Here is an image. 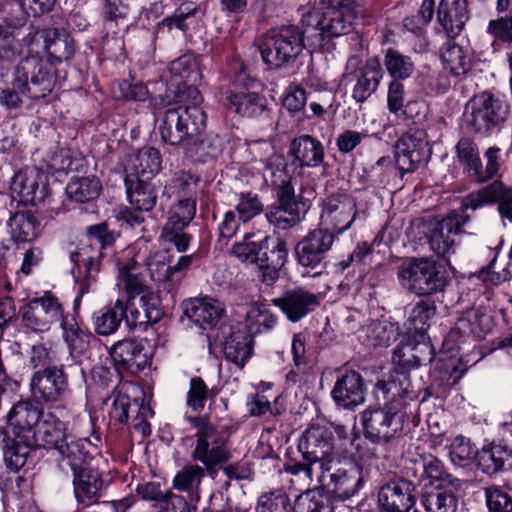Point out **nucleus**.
<instances>
[{
  "mask_svg": "<svg viewBox=\"0 0 512 512\" xmlns=\"http://www.w3.org/2000/svg\"><path fill=\"white\" fill-rule=\"evenodd\" d=\"M498 203L502 218L512 220V189L506 188L502 182L494 181L486 187L472 192L462 201L463 210L451 213L442 221L431 222L428 225V243L432 251L439 256H445L453 250L454 240L451 235L461 233L462 226L469 220L466 209L476 210L485 205Z\"/></svg>",
  "mask_w": 512,
  "mask_h": 512,
  "instance_id": "f257e3e1",
  "label": "nucleus"
},
{
  "mask_svg": "<svg viewBox=\"0 0 512 512\" xmlns=\"http://www.w3.org/2000/svg\"><path fill=\"white\" fill-rule=\"evenodd\" d=\"M406 313L407 342L394 351L393 361L402 367H418L431 362L434 356L427 330L429 321L435 316L436 306L432 301L420 300Z\"/></svg>",
  "mask_w": 512,
  "mask_h": 512,
  "instance_id": "f03ea898",
  "label": "nucleus"
},
{
  "mask_svg": "<svg viewBox=\"0 0 512 512\" xmlns=\"http://www.w3.org/2000/svg\"><path fill=\"white\" fill-rule=\"evenodd\" d=\"M54 75L37 57H25L14 69L11 87L0 90V105L7 110L22 106L23 98L40 99L54 88Z\"/></svg>",
  "mask_w": 512,
  "mask_h": 512,
  "instance_id": "7ed1b4c3",
  "label": "nucleus"
},
{
  "mask_svg": "<svg viewBox=\"0 0 512 512\" xmlns=\"http://www.w3.org/2000/svg\"><path fill=\"white\" fill-rule=\"evenodd\" d=\"M365 0H315L308 14L323 38L348 34L356 20L366 14Z\"/></svg>",
  "mask_w": 512,
  "mask_h": 512,
  "instance_id": "20e7f679",
  "label": "nucleus"
},
{
  "mask_svg": "<svg viewBox=\"0 0 512 512\" xmlns=\"http://www.w3.org/2000/svg\"><path fill=\"white\" fill-rule=\"evenodd\" d=\"M116 239L114 232L108 230L105 223L89 228V243H83L76 251L70 253L73 263L72 274L80 283V294L89 292V286L98 272L99 249L110 246Z\"/></svg>",
  "mask_w": 512,
  "mask_h": 512,
  "instance_id": "39448f33",
  "label": "nucleus"
},
{
  "mask_svg": "<svg viewBox=\"0 0 512 512\" xmlns=\"http://www.w3.org/2000/svg\"><path fill=\"white\" fill-rule=\"evenodd\" d=\"M192 422L196 428V440L191 457L202 463L209 474H213L230 457L224 434L204 419L193 418Z\"/></svg>",
  "mask_w": 512,
  "mask_h": 512,
  "instance_id": "423d86ee",
  "label": "nucleus"
},
{
  "mask_svg": "<svg viewBox=\"0 0 512 512\" xmlns=\"http://www.w3.org/2000/svg\"><path fill=\"white\" fill-rule=\"evenodd\" d=\"M303 47V32L294 25H288L269 31L260 50L264 62L277 68L296 58Z\"/></svg>",
  "mask_w": 512,
  "mask_h": 512,
  "instance_id": "0eeeda50",
  "label": "nucleus"
},
{
  "mask_svg": "<svg viewBox=\"0 0 512 512\" xmlns=\"http://www.w3.org/2000/svg\"><path fill=\"white\" fill-rule=\"evenodd\" d=\"M398 276L408 289L418 295H430L441 291L447 282L445 269L429 259H414L403 264Z\"/></svg>",
  "mask_w": 512,
  "mask_h": 512,
  "instance_id": "6e6552de",
  "label": "nucleus"
},
{
  "mask_svg": "<svg viewBox=\"0 0 512 512\" xmlns=\"http://www.w3.org/2000/svg\"><path fill=\"white\" fill-rule=\"evenodd\" d=\"M364 434L373 442H387L399 434L403 428L404 415L393 404L383 407L369 406L360 416Z\"/></svg>",
  "mask_w": 512,
  "mask_h": 512,
  "instance_id": "1a4fd4ad",
  "label": "nucleus"
},
{
  "mask_svg": "<svg viewBox=\"0 0 512 512\" xmlns=\"http://www.w3.org/2000/svg\"><path fill=\"white\" fill-rule=\"evenodd\" d=\"M508 105L498 95L482 92L467 105V121L476 132H487L502 123L507 116Z\"/></svg>",
  "mask_w": 512,
  "mask_h": 512,
  "instance_id": "9d476101",
  "label": "nucleus"
},
{
  "mask_svg": "<svg viewBox=\"0 0 512 512\" xmlns=\"http://www.w3.org/2000/svg\"><path fill=\"white\" fill-rule=\"evenodd\" d=\"M203 98L196 87L187 89L186 96H180L179 105L174 111L182 122L192 150L203 143V133L206 128V114L201 107Z\"/></svg>",
  "mask_w": 512,
  "mask_h": 512,
  "instance_id": "9b49d317",
  "label": "nucleus"
},
{
  "mask_svg": "<svg viewBox=\"0 0 512 512\" xmlns=\"http://www.w3.org/2000/svg\"><path fill=\"white\" fill-rule=\"evenodd\" d=\"M395 164L403 176L413 172L431 154L425 130L413 128L407 131L395 144Z\"/></svg>",
  "mask_w": 512,
  "mask_h": 512,
  "instance_id": "f8f14e48",
  "label": "nucleus"
},
{
  "mask_svg": "<svg viewBox=\"0 0 512 512\" xmlns=\"http://www.w3.org/2000/svg\"><path fill=\"white\" fill-rule=\"evenodd\" d=\"M10 194L13 201L37 206L49 195L47 176L34 167L20 170L11 180Z\"/></svg>",
  "mask_w": 512,
  "mask_h": 512,
  "instance_id": "ddd939ff",
  "label": "nucleus"
},
{
  "mask_svg": "<svg viewBox=\"0 0 512 512\" xmlns=\"http://www.w3.org/2000/svg\"><path fill=\"white\" fill-rule=\"evenodd\" d=\"M19 43L21 54L23 53L24 48H26L28 52L26 57L39 58L44 65L49 67L52 74V67L46 63L40 55L42 53H47L50 56L61 59L68 58L71 54L67 37L61 34L57 29L30 31L21 39V41H19Z\"/></svg>",
  "mask_w": 512,
  "mask_h": 512,
  "instance_id": "4468645a",
  "label": "nucleus"
},
{
  "mask_svg": "<svg viewBox=\"0 0 512 512\" xmlns=\"http://www.w3.org/2000/svg\"><path fill=\"white\" fill-rule=\"evenodd\" d=\"M65 315L59 299L52 293L46 292L23 307L22 322L34 332H46L52 324L62 320Z\"/></svg>",
  "mask_w": 512,
  "mask_h": 512,
  "instance_id": "2eb2a0df",
  "label": "nucleus"
},
{
  "mask_svg": "<svg viewBox=\"0 0 512 512\" xmlns=\"http://www.w3.org/2000/svg\"><path fill=\"white\" fill-rule=\"evenodd\" d=\"M299 449L307 461H312L319 469H328L334 461L333 434L325 426L313 424L305 430Z\"/></svg>",
  "mask_w": 512,
  "mask_h": 512,
  "instance_id": "dca6fc26",
  "label": "nucleus"
},
{
  "mask_svg": "<svg viewBox=\"0 0 512 512\" xmlns=\"http://www.w3.org/2000/svg\"><path fill=\"white\" fill-rule=\"evenodd\" d=\"M195 212L196 203L191 199L179 200L168 212V219L162 229L161 238L165 242L174 244L180 253L185 252L189 247L191 237L184 232V228L194 218Z\"/></svg>",
  "mask_w": 512,
  "mask_h": 512,
  "instance_id": "f3484780",
  "label": "nucleus"
},
{
  "mask_svg": "<svg viewBox=\"0 0 512 512\" xmlns=\"http://www.w3.org/2000/svg\"><path fill=\"white\" fill-rule=\"evenodd\" d=\"M334 239V233L329 230L311 231L296 246L298 263L302 267L316 268L331 250Z\"/></svg>",
  "mask_w": 512,
  "mask_h": 512,
  "instance_id": "a211bd4d",
  "label": "nucleus"
},
{
  "mask_svg": "<svg viewBox=\"0 0 512 512\" xmlns=\"http://www.w3.org/2000/svg\"><path fill=\"white\" fill-rule=\"evenodd\" d=\"M32 396L39 402L54 403L67 389V379L60 367H47L33 374L30 381Z\"/></svg>",
  "mask_w": 512,
  "mask_h": 512,
  "instance_id": "6ab92c4d",
  "label": "nucleus"
},
{
  "mask_svg": "<svg viewBox=\"0 0 512 512\" xmlns=\"http://www.w3.org/2000/svg\"><path fill=\"white\" fill-rule=\"evenodd\" d=\"M356 217L355 201L348 195H332L324 202L321 224L325 230L333 229L341 234L349 229Z\"/></svg>",
  "mask_w": 512,
  "mask_h": 512,
  "instance_id": "aec40b11",
  "label": "nucleus"
},
{
  "mask_svg": "<svg viewBox=\"0 0 512 512\" xmlns=\"http://www.w3.org/2000/svg\"><path fill=\"white\" fill-rule=\"evenodd\" d=\"M366 387L360 373L354 370H345L339 374L331 396L337 406L353 409L365 401Z\"/></svg>",
  "mask_w": 512,
  "mask_h": 512,
  "instance_id": "412c9836",
  "label": "nucleus"
},
{
  "mask_svg": "<svg viewBox=\"0 0 512 512\" xmlns=\"http://www.w3.org/2000/svg\"><path fill=\"white\" fill-rule=\"evenodd\" d=\"M414 485L405 479L384 484L378 492L381 512H409L415 503Z\"/></svg>",
  "mask_w": 512,
  "mask_h": 512,
  "instance_id": "4be33fe9",
  "label": "nucleus"
},
{
  "mask_svg": "<svg viewBox=\"0 0 512 512\" xmlns=\"http://www.w3.org/2000/svg\"><path fill=\"white\" fill-rule=\"evenodd\" d=\"M272 303L281 309L288 320L297 322L318 306L319 298L314 293L296 288L272 299Z\"/></svg>",
  "mask_w": 512,
  "mask_h": 512,
  "instance_id": "5701e85b",
  "label": "nucleus"
},
{
  "mask_svg": "<svg viewBox=\"0 0 512 512\" xmlns=\"http://www.w3.org/2000/svg\"><path fill=\"white\" fill-rule=\"evenodd\" d=\"M331 465L328 469H323V478H318L327 490L341 499L353 496L362 485L361 471L358 467H352L349 470L337 469L330 472Z\"/></svg>",
  "mask_w": 512,
  "mask_h": 512,
  "instance_id": "b1692460",
  "label": "nucleus"
},
{
  "mask_svg": "<svg viewBox=\"0 0 512 512\" xmlns=\"http://www.w3.org/2000/svg\"><path fill=\"white\" fill-rule=\"evenodd\" d=\"M45 415L38 404L31 401H21L15 404L7 418L17 438H31L42 416Z\"/></svg>",
  "mask_w": 512,
  "mask_h": 512,
  "instance_id": "393cba45",
  "label": "nucleus"
},
{
  "mask_svg": "<svg viewBox=\"0 0 512 512\" xmlns=\"http://www.w3.org/2000/svg\"><path fill=\"white\" fill-rule=\"evenodd\" d=\"M136 492L143 500L153 502L161 512H191L182 496L174 494L169 489L163 490L159 482L139 484Z\"/></svg>",
  "mask_w": 512,
  "mask_h": 512,
  "instance_id": "a878e982",
  "label": "nucleus"
},
{
  "mask_svg": "<svg viewBox=\"0 0 512 512\" xmlns=\"http://www.w3.org/2000/svg\"><path fill=\"white\" fill-rule=\"evenodd\" d=\"M169 77L166 80L175 87L180 96H186L188 88L195 87L201 80L198 61L191 55H183L171 62L168 68Z\"/></svg>",
  "mask_w": 512,
  "mask_h": 512,
  "instance_id": "bb28decb",
  "label": "nucleus"
},
{
  "mask_svg": "<svg viewBox=\"0 0 512 512\" xmlns=\"http://www.w3.org/2000/svg\"><path fill=\"white\" fill-rule=\"evenodd\" d=\"M110 356L117 366L129 370H142L150 364L149 351L137 340L126 339L110 348Z\"/></svg>",
  "mask_w": 512,
  "mask_h": 512,
  "instance_id": "cd10ccee",
  "label": "nucleus"
},
{
  "mask_svg": "<svg viewBox=\"0 0 512 512\" xmlns=\"http://www.w3.org/2000/svg\"><path fill=\"white\" fill-rule=\"evenodd\" d=\"M185 315L203 329L213 328L225 314L224 305L210 297L195 298L185 304Z\"/></svg>",
  "mask_w": 512,
  "mask_h": 512,
  "instance_id": "c85d7f7f",
  "label": "nucleus"
},
{
  "mask_svg": "<svg viewBox=\"0 0 512 512\" xmlns=\"http://www.w3.org/2000/svg\"><path fill=\"white\" fill-rule=\"evenodd\" d=\"M139 303L141 309L136 306L135 298H128L127 303H124L123 319L128 326H144L148 322H156L161 318L159 301L154 294L145 293L140 297Z\"/></svg>",
  "mask_w": 512,
  "mask_h": 512,
  "instance_id": "c756f323",
  "label": "nucleus"
},
{
  "mask_svg": "<svg viewBox=\"0 0 512 512\" xmlns=\"http://www.w3.org/2000/svg\"><path fill=\"white\" fill-rule=\"evenodd\" d=\"M31 439L44 448L57 450L69 437L66 435L65 423L52 413H45Z\"/></svg>",
  "mask_w": 512,
  "mask_h": 512,
  "instance_id": "7c9ffc66",
  "label": "nucleus"
},
{
  "mask_svg": "<svg viewBox=\"0 0 512 512\" xmlns=\"http://www.w3.org/2000/svg\"><path fill=\"white\" fill-rule=\"evenodd\" d=\"M440 58L448 73L455 77H461L471 69L473 53L469 46L449 40L442 46Z\"/></svg>",
  "mask_w": 512,
  "mask_h": 512,
  "instance_id": "2f4dec72",
  "label": "nucleus"
},
{
  "mask_svg": "<svg viewBox=\"0 0 512 512\" xmlns=\"http://www.w3.org/2000/svg\"><path fill=\"white\" fill-rule=\"evenodd\" d=\"M95 450V445L89 439H73L71 437L57 449L62 463L67 464L73 473L87 467L89 461L92 460V452Z\"/></svg>",
  "mask_w": 512,
  "mask_h": 512,
  "instance_id": "473e14b6",
  "label": "nucleus"
},
{
  "mask_svg": "<svg viewBox=\"0 0 512 512\" xmlns=\"http://www.w3.org/2000/svg\"><path fill=\"white\" fill-rule=\"evenodd\" d=\"M73 474L74 493L79 503L88 505L101 497L105 483L97 470L86 467Z\"/></svg>",
  "mask_w": 512,
  "mask_h": 512,
  "instance_id": "72a5a7b5",
  "label": "nucleus"
},
{
  "mask_svg": "<svg viewBox=\"0 0 512 512\" xmlns=\"http://www.w3.org/2000/svg\"><path fill=\"white\" fill-rule=\"evenodd\" d=\"M289 154L299 167H317L323 162L324 148L317 139L302 135L292 141Z\"/></svg>",
  "mask_w": 512,
  "mask_h": 512,
  "instance_id": "f704fd0d",
  "label": "nucleus"
},
{
  "mask_svg": "<svg viewBox=\"0 0 512 512\" xmlns=\"http://www.w3.org/2000/svg\"><path fill=\"white\" fill-rule=\"evenodd\" d=\"M476 460L483 473L493 475L512 465V450L501 444L489 443L478 450Z\"/></svg>",
  "mask_w": 512,
  "mask_h": 512,
  "instance_id": "c9c22d12",
  "label": "nucleus"
},
{
  "mask_svg": "<svg viewBox=\"0 0 512 512\" xmlns=\"http://www.w3.org/2000/svg\"><path fill=\"white\" fill-rule=\"evenodd\" d=\"M116 286L123 287L128 298L151 294L147 291L146 278L143 268L135 260H129L124 264H119L116 276Z\"/></svg>",
  "mask_w": 512,
  "mask_h": 512,
  "instance_id": "e433bc0d",
  "label": "nucleus"
},
{
  "mask_svg": "<svg viewBox=\"0 0 512 512\" xmlns=\"http://www.w3.org/2000/svg\"><path fill=\"white\" fill-rule=\"evenodd\" d=\"M437 18L448 35H457L468 19L466 1L441 0Z\"/></svg>",
  "mask_w": 512,
  "mask_h": 512,
  "instance_id": "4c0bfd02",
  "label": "nucleus"
},
{
  "mask_svg": "<svg viewBox=\"0 0 512 512\" xmlns=\"http://www.w3.org/2000/svg\"><path fill=\"white\" fill-rule=\"evenodd\" d=\"M383 77L381 63L377 58L367 60L353 88L352 97L358 102L366 101L378 88Z\"/></svg>",
  "mask_w": 512,
  "mask_h": 512,
  "instance_id": "58836bf2",
  "label": "nucleus"
},
{
  "mask_svg": "<svg viewBox=\"0 0 512 512\" xmlns=\"http://www.w3.org/2000/svg\"><path fill=\"white\" fill-rule=\"evenodd\" d=\"M161 168L160 152L153 147H145L130 158L127 171L136 176L137 180L140 178L145 180L154 177Z\"/></svg>",
  "mask_w": 512,
  "mask_h": 512,
  "instance_id": "ea45409f",
  "label": "nucleus"
},
{
  "mask_svg": "<svg viewBox=\"0 0 512 512\" xmlns=\"http://www.w3.org/2000/svg\"><path fill=\"white\" fill-rule=\"evenodd\" d=\"M21 27L19 20L8 17L0 11V60L13 61L21 55L20 43L15 39Z\"/></svg>",
  "mask_w": 512,
  "mask_h": 512,
  "instance_id": "a19ab883",
  "label": "nucleus"
},
{
  "mask_svg": "<svg viewBox=\"0 0 512 512\" xmlns=\"http://www.w3.org/2000/svg\"><path fill=\"white\" fill-rule=\"evenodd\" d=\"M225 358L242 368L252 353V338L245 331L233 330L223 343Z\"/></svg>",
  "mask_w": 512,
  "mask_h": 512,
  "instance_id": "79ce46f5",
  "label": "nucleus"
},
{
  "mask_svg": "<svg viewBox=\"0 0 512 512\" xmlns=\"http://www.w3.org/2000/svg\"><path fill=\"white\" fill-rule=\"evenodd\" d=\"M62 337L71 355L83 354L90 344L92 334L81 328L73 314H66L61 320Z\"/></svg>",
  "mask_w": 512,
  "mask_h": 512,
  "instance_id": "37998d69",
  "label": "nucleus"
},
{
  "mask_svg": "<svg viewBox=\"0 0 512 512\" xmlns=\"http://www.w3.org/2000/svg\"><path fill=\"white\" fill-rule=\"evenodd\" d=\"M159 133L162 141L166 144L179 145L188 151H193L182 128V122L179 121V116L173 108L168 109L161 119Z\"/></svg>",
  "mask_w": 512,
  "mask_h": 512,
  "instance_id": "c03bdc74",
  "label": "nucleus"
},
{
  "mask_svg": "<svg viewBox=\"0 0 512 512\" xmlns=\"http://www.w3.org/2000/svg\"><path fill=\"white\" fill-rule=\"evenodd\" d=\"M8 225L12 238L17 242L32 241L40 233V224L30 210L16 212Z\"/></svg>",
  "mask_w": 512,
  "mask_h": 512,
  "instance_id": "a18cd8bd",
  "label": "nucleus"
},
{
  "mask_svg": "<svg viewBox=\"0 0 512 512\" xmlns=\"http://www.w3.org/2000/svg\"><path fill=\"white\" fill-rule=\"evenodd\" d=\"M124 315V302L117 299L112 305L99 310L93 316V325L99 335L113 334L119 327Z\"/></svg>",
  "mask_w": 512,
  "mask_h": 512,
  "instance_id": "49530a36",
  "label": "nucleus"
},
{
  "mask_svg": "<svg viewBox=\"0 0 512 512\" xmlns=\"http://www.w3.org/2000/svg\"><path fill=\"white\" fill-rule=\"evenodd\" d=\"M292 512H334V506L328 493L313 489L296 497Z\"/></svg>",
  "mask_w": 512,
  "mask_h": 512,
  "instance_id": "de8ad7c7",
  "label": "nucleus"
},
{
  "mask_svg": "<svg viewBox=\"0 0 512 512\" xmlns=\"http://www.w3.org/2000/svg\"><path fill=\"white\" fill-rule=\"evenodd\" d=\"M127 198L129 203L139 211H150L156 204V191L154 187L145 180L138 179L134 184L126 178Z\"/></svg>",
  "mask_w": 512,
  "mask_h": 512,
  "instance_id": "09e8293b",
  "label": "nucleus"
},
{
  "mask_svg": "<svg viewBox=\"0 0 512 512\" xmlns=\"http://www.w3.org/2000/svg\"><path fill=\"white\" fill-rule=\"evenodd\" d=\"M205 475V469L197 464L188 465L179 471L173 479V487L179 491L187 492L191 501L200 498L199 487Z\"/></svg>",
  "mask_w": 512,
  "mask_h": 512,
  "instance_id": "8fccbe9b",
  "label": "nucleus"
},
{
  "mask_svg": "<svg viewBox=\"0 0 512 512\" xmlns=\"http://www.w3.org/2000/svg\"><path fill=\"white\" fill-rule=\"evenodd\" d=\"M456 153L459 162L465 170L479 182L484 181L483 167L477 145L469 138H462L456 145Z\"/></svg>",
  "mask_w": 512,
  "mask_h": 512,
  "instance_id": "3c124183",
  "label": "nucleus"
},
{
  "mask_svg": "<svg viewBox=\"0 0 512 512\" xmlns=\"http://www.w3.org/2000/svg\"><path fill=\"white\" fill-rule=\"evenodd\" d=\"M226 99L229 109L242 116H258L265 109V99L254 92L231 93Z\"/></svg>",
  "mask_w": 512,
  "mask_h": 512,
  "instance_id": "603ef678",
  "label": "nucleus"
},
{
  "mask_svg": "<svg viewBox=\"0 0 512 512\" xmlns=\"http://www.w3.org/2000/svg\"><path fill=\"white\" fill-rule=\"evenodd\" d=\"M267 170L270 171L271 183L276 190L280 204H302L295 196L294 182L296 178L289 173L287 166L276 170L267 167Z\"/></svg>",
  "mask_w": 512,
  "mask_h": 512,
  "instance_id": "864d4df0",
  "label": "nucleus"
},
{
  "mask_svg": "<svg viewBox=\"0 0 512 512\" xmlns=\"http://www.w3.org/2000/svg\"><path fill=\"white\" fill-rule=\"evenodd\" d=\"M451 462L460 467H466L477 459L478 449L476 445L463 435H457L449 440L446 445Z\"/></svg>",
  "mask_w": 512,
  "mask_h": 512,
  "instance_id": "5fc2aeb1",
  "label": "nucleus"
},
{
  "mask_svg": "<svg viewBox=\"0 0 512 512\" xmlns=\"http://www.w3.org/2000/svg\"><path fill=\"white\" fill-rule=\"evenodd\" d=\"M304 204H278L267 213L268 221L279 229H287L296 225L304 214Z\"/></svg>",
  "mask_w": 512,
  "mask_h": 512,
  "instance_id": "6e6d98bb",
  "label": "nucleus"
},
{
  "mask_svg": "<svg viewBox=\"0 0 512 512\" xmlns=\"http://www.w3.org/2000/svg\"><path fill=\"white\" fill-rule=\"evenodd\" d=\"M276 321L277 318L264 305L253 303L246 312V333L252 338L258 333L273 328Z\"/></svg>",
  "mask_w": 512,
  "mask_h": 512,
  "instance_id": "4d7b16f0",
  "label": "nucleus"
},
{
  "mask_svg": "<svg viewBox=\"0 0 512 512\" xmlns=\"http://www.w3.org/2000/svg\"><path fill=\"white\" fill-rule=\"evenodd\" d=\"M100 191L101 184L95 176L74 179L66 187L68 197L79 203L95 199Z\"/></svg>",
  "mask_w": 512,
  "mask_h": 512,
  "instance_id": "13d9d810",
  "label": "nucleus"
},
{
  "mask_svg": "<svg viewBox=\"0 0 512 512\" xmlns=\"http://www.w3.org/2000/svg\"><path fill=\"white\" fill-rule=\"evenodd\" d=\"M263 251V240L260 243L250 241V236L246 235L244 241L235 243L232 247V253L242 262L264 265L268 260L267 251Z\"/></svg>",
  "mask_w": 512,
  "mask_h": 512,
  "instance_id": "bf43d9fd",
  "label": "nucleus"
},
{
  "mask_svg": "<svg viewBox=\"0 0 512 512\" xmlns=\"http://www.w3.org/2000/svg\"><path fill=\"white\" fill-rule=\"evenodd\" d=\"M31 438H18L6 444L3 456L6 465L13 471L19 470L26 463L30 452Z\"/></svg>",
  "mask_w": 512,
  "mask_h": 512,
  "instance_id": "052dcab7",
  "label": "nucleus"
},
{
  "mask_svg": "<svg viewBox=\"0 0 512 512\" xmlns=\"http://www.w3.org/2000/svg\"><path fill=\"white\" fill-rule=\"evenodd\" d=\"M368 341L373 346L387 347L398 337V328L387 321H373L366 329Z\"/></svg>",
  "mask_w": 512,
  "mask_h": 512,
  "instance_id": "680f3d73",
  "label": "nucleus"
},
{
  "mask_svg": "<svg viewBox=\"0 0 512 512\" xmlns=\"http://www.w3.org/2000/svg\"><path fill=\"white\" fill-rule=\"evenodd\" d=\"M385 66L392 77L399 79L410 77L414 71V63L411 61L410 57L394 49L387 50Z\"/></svg>",
  "mask_w": 512,
  "mask_h": 512,
  "instance_id": "e2e57ef3",
  "label": "nucleus"
},
{
  "mask_svg": "<svg viewBox=\"0 0 512 512\" xmlns=\"http://www.w3.org/2000/svg\"><path fill=\"white\" fill-rule=\"evenodd\" d=\"M488 512H512V496L502 487L490 485L484 488Z\"/></svg>",
  "mask_w": 512,
  "mask_h": 512,
  "instance_id": "0e129e2a",
  "label": "nucleus"
},
{
  "mask_svg": "<svg viewBox=\"0 0 512 512\" xmlns=\"http://www.w3.org/2000/svg\"><path fill=\"white\" fill-rule=\"evenodd\" d=\"M422 503L427 512H456L458 506L456 497L447 491L428 493Z\"/></svg>",
  "mask_w": 512,
  "mask_h": 512,
  "instance_id": "69168bd1",
  "label": "nucleus"
},
{
  "mask_svg": "<svg viewBox=\"0 0 512 512\" xmlns=\"http://www.w3.org/2000/svg\"><path fill=\"white\" fill-rule=\"evenodd\" d=\"M257 512H291L290 501L282 490L261 495L256 508Z\"/></svg>",
  "mask_w": 512,
  "mask_h": 512,
  "instance_id": "338daca9",
  "label": "nucleus"
},
{
  "mask_svg": "<svg viewBox=\"0 0 512 512\" xmlns=\"http://www.w3.org/2000/svg\"><path fill=\"white\" fill-rule=\"evenodd\" d=\"M199 12L198 7L193 2H185L182 3L174 12L171 17L165 18L161 25L163 27H167L168 29H172L173 27L178 28L179 30L185 31L187 29L186 21L192 17H194Z\"/></svg>",
  "mask_w": 512,
  "mask_h": 512,
  "instance_id": "774afa93",
  "label": "nucleus"
}]
</instances>
